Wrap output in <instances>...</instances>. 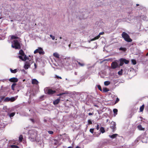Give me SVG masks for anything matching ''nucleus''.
<instances>
[{
    "label": "nucleus",
    "mask_w": 148,
    "mask_h": 148,
    "mask_svg": "<svg viewBox=\"0 0 148 148\" xmlns=\"http://www.w3.org/2000/svg\"><path fill=\"white\" fill-rule=\"evenodd\" d=\"M75 148H81L79 146H77Z\"/></svg>",
    "instance_id": "54"
},
{
    "label": "nucleus",
    "mask_w": 148,
    "mask_h": 148,
    "mask_svg": "<svg viewBox=\"0 0 148 148\" xmlns=\"http://www.w3.org/2000/svg\"><path fill=\"white\" fill-rule=\"evenodd\" d=\"M37 53H38L40 55H44L45 54V52L40 47H38L34 51V53L36 54Z\"/></svg>",
    "instance_id": "5"
},
{
    "label": "nucleus",
    "mask_w": 148,
    "mask_h": 148,
    "mask_svg": "<svg viewBox=\"0 0 148 148\" xmlns=\"http://www.w3.org/2000/svg\"><path fill=\"white\" fill-rule=\"evenodd\" d=\"M44 97V95H43V96H42L41 97V98H42V97Z\"/></svg>",
    "instance_id": "57"
},
{
    "label": "nucleus",
    "mask_w": 148,
    "mask_h": 148,
    "mask_svg": "<svg viewBox=\"0 0 148 148\" xmlns=\"http://www.w3.org/2000/svg\"><path fill=\"white\" fill-rule=\"evenodd\" d=\"M60 99H57L56 100H55L53 102V104L54 105H56L58 104L60 102Z\"/></svg>",
    "instance_id": "10"
},
{
    "label": "nucleus",
    "mask_w": 148,
    "mask_h": 148,
    "mask_svg": "<svg viewBox=\"0 0 148 148\" xmlns=\"http://www.w3.org/2000/svg\"><path fill=\"white\" fill-rule=\"evenodd\" d=\"M94 128H91L90 129V133L92 134H93L94 132Z\"/></svg>",
    "instance_id": "38"
},
{
    "label": "nucleus",
    "mask_w": 148,
    "mask_h": 148,
    "mask_svg": "<svg viewBox=\"0 0 148 148\" xmlns=\"http://www.w3.org/2000/svg\"><path fill=\"white\" fill-rule=\"evenodd\" d=\"M23 56H22L21 55V56H18L17 57V58H19V59H21L23 61H24V60H23Z\"/></svg>",
    "instance_id": "33"
},
{
    "label": "nucleus",
    "mask_w": 148,
    "mask_h": 148,
    "mask_svg": "<svg viewBox=\"0 0 148 148\" xmlns=\"http://www.w3.org/2000/svg\"><path fill=\"white\" fill-rule=\"evenodd\" d=\"M119 101V98H118V97L116 98V100L115 101V104L116 103H118Z\"/></svg>",
    "instance_id": "42"
},
{
    "label": "nucleus",
    "mask_w": 148,
    "mask_h": 148,
    "mask_svg": "<svg viewBox=\"0 0 148 148\" xmlns=\"http://www.w3.org/2000/svg\"><path fill=\"white\" fill-rule=\"evenodd\" d=\"M116 124L115 122H112L110 125V128L112 129V131L114 132L116 130Z\"/></svg>",
    "instance_id": "8"
},
{
    "label": "nucleus",
    "mask_w": 148,
    "mask_h": 148,
    "mask_svg": "<svg viewBox=\"0 0 148 148\" xmlns=\"http://www.w3.org/2000/svg\"><path fill=\"white\" fill-rule=\"evenodd\" d=\"M100 37V36H99V35H98L95 37V40H96L98 39Z\"/></svg>",
    "instance_id": "41"
},
{
    "label": "nucleus",
    "mask_w": 148,
    "mask_h": 148,
    "mask_svg": "<svg viewBox=\"0 0 148 148\" xmlns=\"http://www.w3.org/2000/svg\"><path fill=\"white\" fill-rule=\"evenodd\" d=\"M75 75H77V73L76 72H75Z\"/></svg>",
    "instance_id": "56"
},
{
    "label": "nucleus",
    "mask_w": 148,
    "mask_h": 148,
    "mask_svg": "<svg viewBox=\"0 0 148 148\" xmlns=\"http://www.w3.org/2000/svg\"><path fill=\"white\" fill-rule=\"evenodd\" d=\"M93 113H90V112L88 113V115H92L93 114Z\"/></svg>",
    "instance_id": "50"
},
{
    "label": "nucleus",
    "mask_w": 148,
    "mask_h": 148,
    "mask_svg": "<svg viewBox=\"0 0 148 148\" xmlns=\"http://www.w3.org/2000/svg\"><path fill=\"white\" fill-rule=\"evenodd\" d=\"M55 78H56L58 79V78H59L60 79H62V78L61 77H60V76H59L57 75H55Z\"/></svg>",
    "instance_id": "40"
},
{
    "label": "nucleus",
    "mask_w": 148,
    "mask_h": 148,
    "mask_svg": "<svg viewBox=\"0 0 148 148\" xmlns=\"http://www.w3.org/2000/svg\"><path fill=\"white\" fill-rule=\"evenodd\" d=\"M53 55L54 57L57 58H59V55L58 53H54Z\"/></svg>",
    "instance_id": "17"
},
{
    "label": "nucleus",
    "mask_w": 148,
    "mask_h": 148,
    "mask_svg": "<svg viewBox=\"0 0 148 148\" xmlns=\"http://www.w3.org/2000/svg\"><path fill=\"white\" fill-rule=\"evenodd\" d=\"M113 112L115 114H117V112H118V110L116 109H114L113 110Z\"/></svg>",
    "instance_id": "35"
},
{
    "label": "nucleus",
    "mask_w": 148,
    "mask_h": 148,
    "mask_svg": "<svg viewBox=\"0 0 148 148\" xmlns=\"http://www.w3.org/2000/svg\"><path fill=\"white\" fill-rule=\"evenodd\" d=\"M145 106L144 104L140 108V112H142Z\"/></svg>",
    "instance_id": "15"
},
{
    "label": "nucleus",
    "mask_w": 148,
    "mask_h": 148,
    "mask_svg": "<svg viewBox=\"0 0 148 148\" xmlns=\"http://www.w3.org/2000/svg\"><path fill=\"white\" fill-rule=\"evenodd\" d=\"M1 18V17H0V19Z\"/></svg>",
    "instance_id": "62"
},
{
    "label": "nucleus",
    "mask_w": 148,
    "mask_h": 148,
    "mask_svg": "<svg viewBox=\"0 0 148 148\" xmlns=\"http://www.w3.org/2000/svg\"><path fill=\"white\" fill-rule=\"evenodd\" d=\"M136 5H137V6H138V5H139V4H136Z\"/></svg>",
    "instance_id": "60"
},
{
    "label": "nucleus",
    "mask_w": 148,
    "mask_h": 148,
    "mask_svg": "<svg viewBox=\"0 0 148 148\" xmlns=\"http://www.w3.org/2000/svg\"><path fill=\"white\" fill-rule=\"evenodd\" d=\"M10 101V98L9 97H6L4 99V101L5 102H8Z\"/></svg>",
    "instance_id": "27"
},
{
    "label": "nucleus",
    "mask_w": 148,
    "mask_h": 148,
    "mask_svg": "<svg viewBox=\"0 0 148 148\" xmlns=\"http://www.w3.org/2000/svg\"><path fill=\"white\" fill-rule=\"evenodd\" d=\"M34 62V61L32 59L30 60L29 61H26L24 66V68L25 69H28V68L30 67L31 65Z\"/></svg>",
    "instance_id": "4"
},
{
    "label": "nucleus",
    "mask_w": 148,
    "mask_h": 148,
    "mask_svg": "<svg viewBox=\"0 0 148 148\" xmlns=\"http://www.w3.org/2000/svg\"><path fill=\"white\" fill-rule=\"evenodd\" d=\"M30 120L32 122H34V120L33 119H30Z\"/></svg>",
    "instance_id": "52"
},
{
    "label": "nucleus",
    "mask_w": 148,
    "mask_h": 148,
    "mask_svg": "<svg viewBox=\"0 0 148 148\" xmlns=\"http://www.w3.org/2000/svg\"><path fill=\"white\" fill-rule=\"evenodd\" d=\"M38 81L36 79H32V83L33 84H38Z\"/></svg>",
    "instance_id": "12"
},
{
    "label": "nucleus",
    "mask_w": 148,
    "mask_h": 148,
    "mask_svg": "<svg viewBox=\"0 0 148 148\" xmlns=\"http://www.w3.org/2000/svg\"><path fill=\"white\" fill-rule=\"evenodd\" d=\"M10 147L12 148H19L18 146L14 145H11Z\"/></svg>",
    "instance_id": "30"
},
{
    "label": "nucleus",
    "mask_w": 148,
    "mask_h": 148,
    "mask_svg": "<svg viewBox=\"0 0 148 148\" xmlns=\"http://www.w3.org/2000/svg\"><path fill=\"white\" fill-rule=\"evenodd\" d=\"M111 67L113 69H115L117 67H119V65L118 63L116 62H112L111 64Z\"/></svg>",
    "instance_id": "7"
},
{
    "label": "nucleus",
    "mask_w": 148,
    "mask_h": 148,
    "mask_svg": "<svg viewBox=\"0 0 148 148\" xmlns=\"http://www.w3.org/2000/svg\"><path fill=\"white\" fill-rule=\"evenodd\" d=\"M23 139V136L22 135H20L19 137V139L20 142H21Z\"/></svg>",
    "instance_id": "29"
},
{
    "label": "nucleus",
    "mask_w": 148,
    "mask_h": 148,
    "mask_svg": "<svg viewBox=\"0 0 148 148\" xmlns=\"http://www.w3.org/2000/svg\"><path fill=\"white\" fill-rule=\"evenodd\" d=\"M100 130L101 132L102 133H103L105 132L104 128L103 127H101L100 128Z\"/></svg>",
    "instance_id": "14"
},
{
    "label": "nucleus",
    "mask_w": 148,
    "mask_h": 148,
    "mask_svg": "<svg viewBox=\"0 0 148 148\" xmlns=\"http://www.w3.org/2000/svg\"><path fill=\"white\" fill-rule=\"evenodd\" d=\"M45 92V94L48 95H52L56 92V91L55 90H53L50 89H46Z\"/></svg>",
    "instance_id": "6"
},
{
    "label": "nucleus",
    "mask_w": 148,
    "mask_h": 148,
    "mask_svg": "<svg viewBox=\"0 0 148 148\" xmlns=\"http://www.w3.org/2000/svg\"><path fill=\"white\" fill-rule=\"evenodd\" d=\"M109 91V89L106 88H103V92H107Z\"/></svg>",
    "instance_id": "20"
},
{
    "label": "nucleus",
    "mask_w": 148,
    "mask_h": 148,
    "mask_svg": "<svg viewBox=\"0 0 148 148\" xmlns=\"http://www.w3.org/2000/svg\"><path fill=\"white\" fill-rule=\"evenodd\" d=\"M9 81L10 82H16L18 81V79L16 77L11 78L9 79Z\"/></svg>",
    "instance_id": "9"
},
{
    "label": "nucleus",
    "mask_w": 148,
    "mask_h": 148,
    "mask_svg": "<svg viewBox=\"0 0 148 148\" xmlns=\"http://www.w3.org/2000/svg\"><path fill=\"white\" fill-rule=\"evenodd\" d=\"M19 38L17 36H16L14 35H12L11 36V38L12 39H18Z\"/></svg>",
    "instance_id": "31"
},
{
    "label": "nucleus",
    "mask_w": 148,
    "mask_h": 148,
    "mask_svg": "<svg viewBox=\"0 0 148 148\" xmlns=\"http://www.w3.org/2000/svg\"><path fill=\"white\" fill-rule=\"evenodd\" d=\"M65 93H60V94H58V95H57V96H61V95H63V94H64Z\"/></svg>",
    "instance_id": "49"
},
{
    "label": "nucleus",
    "mask_w": 148,
    "mask_h": 148,
    "mask_svg": "<svg viewBox=\"0 0 148 148\" xmlns=\"http://www.w3.org/2000/svg\"><path fill=\"white\" fill-rule=\"evenodd\" d=\"M48 133L50 134H52L53 133V132L52 131H48Z\"/></svg>",
    "instance_id": "43"
},
{
    "label": "nucleus",
    "mask_w": 148,
    "mask_h": 148,
    "mask_svg": "<svg viewBox=\"0 0 148 148\" xmlns=\"http://www.w3.org/2000/svg\"><path fill=\"white\" fill-rule=\"evenodd\" d=\"M118 73L119 75H122L123 73V69H121L120 71H119L118 72Z\"/></svg>",
    "instance_id": "34"
},
{
    "label": "nucleus",
    "mask_w": 148,
    "mask_h": 148,
    "mask_svg": "<svg viewBox=\"0 0 148 148\" xmlns=\"http://www.w3.org/2000/svg\"><path fill=\"white\" fill-rule=\"evenodd\" d=\"M120 50H122L123 51H125L126 50V49L125 48L121 47L119 49Z\"/></svg>",
    "instance_id": "25"
},
{
    "label": "nucleus",
    "mask_w": 148,
    "mask_h": 148,
    "mask_svg": "<svg viewBox=\"0 0 148 148\" xmlns=\"http://www.w3.org/2000/svg\"><path fill=\"white\" fill-rule=\"evenodd\" d=\"M110 84V82L109 81H105L104 83L105 85H106V86H108V85H109Z\"/></svg>",
    "instance_id": "28"
},
{
    "label": "nucleus",
    "mask_w": 148,
    "mask_h": 148,
    "mask_svg": "<svg viewBox=\"0 0 148 148\" xmlns=\"http://www.w3.org/2000/svg\"><path fill=\"white\" fill-rule=\"evenodd\" d=\"M16 99V98L15 97H12L11 98H10V101L11 102H13Z\"/></svg>",
    "instance_id": "23"
},
{
    "label": "nucleus",
    "mask_w": 148,
    "mask_h": 148,
    "mask_svg": "<svg viewBox=\"0 0 148 148\" xmlns=\"http://www.w3.org/2000/svg\"><path fill=\"white\" fill-rule=\"evenodd\" d=\"M34 66H35V69H36V68H37V65H36V64L35 63L34 64Z\"/></svg>",
    "instance_id": "51"
},
{
    "label": "nucleus",
    "mask_w": 148,
    "mask_h": 148,
    "mask_svg": "<svg viewBox=\"0 0 148 148\" xmlns=\"http://www.w3.org/2000/svg\"><path fill=\"white\" fill-rule=\"evenodd\" d=\"M68 148H73V147H68Z\"/></svg>",
    "instance_id": "55"
},
{
    "label": "nucleus",
    "mask_w": 148,
    "mask_h": 148,
    "mask_svg": "<svg viewBox=\"0 0 148 148\" xmlns=\"http://www.w3.org/2000/svg\"><path fill=\"white\" fill-rule=\"evenodd\" d=\"M50 36L51 38L53 40H54L55 39V37L53 36L51 34H50Z\"/></svg>",
    "instance_id": "39"
},
{
    "label": "nucleus",
    "mask_w": 148,
    "mask_h": 148,
    "mask_svg": "<svg viewBox=\"0 0 148 148\" xmlns=\"http://www.w3.org/2000/svg\"><path fill=\"white\" fill-rule=\"evenodd\" d=\"M148 55V52L147 53L146 55L147 56Z\"/></svg>",
    "instance_id": "59"
},
{
    "label": "nucleus",
    "mask_w": 148,
    "mask_h": 148,
    "mask_svg": "<svg viewBox=\"0 0 148 148\" xmlns=\"http://www.w3.org/2000/svg\"><path fill=\"white\" fill-rule=\"evenodd\" d=\"M95 40V38H92L90 40L91 41H94Z\"/></svg>",
    "instance_id": "53"
},
{
    "label": "nucleus",
    "mask_w": 148,
    "mask_h": 148,
    "mask_svg": "<svg viewBox=\"0 0 148 148\" xmlns=\"http://www.w3.org/2000/svg\"><path fill=\"white\" fill-rule=\"evenodd\" d=\"M131 61H132V64L133 65H135L136 64V63H137L136 61L135 60H134V59L132 60H131Z\"/></svg>",
    "instance_id": "26"
},
{
    "label": "nucleus",
    "mask_w": 148,
    "mask_h": 148,
    "mask_svg": "<svg viewBox=\"0 0 148 148\" xmlns=\"http://www.w3.org/2000/svg\"><path fill=\"white\" fill-rule=\"evenodd\" d=\"M123 59L124 62V63L125 64H127L129 62V61L128 60H127L123 58Z\"/></svg>",
    "instance_id": "21"
},
{
    "label": "nucleus",
    "mask_w": 148,
    "mask_h": 148,
    "mask_svg": "<svg viewBox=\"0 0 148 148\" xmlns=\"http://www.w3.org/2000/svg\"><path fill=\"white\" fill-rule=\"evenodd\" d=\"M119 61L120 62V64L119 65V67L121 66H122L124 64V62L123 59V58H120L119 60Z\"/></svg>",
    "instance_id": "11"
},
{
    "label": "nucleus",
    "mask_w": 148,
    "mask_h": 148,
    "mask_svg": "<svg viewBox=\"0 0 148 148\" xmlns=\"http://www.w3.org/2000/svg\"><path fill=\"white\" fill-rule=\"evenodd\" d=\"M29 139L32 141H34L36 140L37 136V131L35 130H30L29 131Z\"/></svg>",
    "instance_id": "1"
},
{
    "label": "nucleus",
    "mask_w": 148,
    "mask_h": 148,
    "mask_svg": "<svg viewBox=\"0 0 148 148\" xmlns=\"http://www.w3.org/2000/svg\"><path fill=\"white\" fill-rule=\"evenodd\" d=\"M97 88L98 89L101 91H102V88L100 85H98L97 86Z\"/></svg>",
    "instance_id": "37"
},
{
    "label": "nucleus",
    "mask_w": 148,
    "mask_h": 148,
    "mask_svg": "<svg viewBox=\"0 0 148 148\" xmlns=\"http://www.w3.org/2000/svg\"><path fill=\"white\" fill-rule=\"evenodd\" d=\"M70 58L69 57H66V58H65V60H68V61L69 60H70Z\"/></svg>",
    "instance_id": "48"
},
{
    "label": "nucleus",
    "mask_w": 148,
    "mask_h": 148,
    "mask_svg": "<svg viewBox=\"0 0 148 148\" xmlns=\"http://www.w3.org/2000/svg\"><path fill=\"white\" fill-rule=\"evenodd\" d=\"M15 114V113L14 112H12L10 114L9 116L10 117H13L14 115Z\"/></svg>",
    "instance_id": "36"
},
{
    "label": "nucleus",
    "mask_w": 148,
    "mask_h": 148,
    "mask_svg": "<svg viewBox=\"0 0 148 148\" xmlns=\"http://www.w3.org/2000/svg\"><path fill=\"white\" fill-rule=\"evenodd\" d=\"M118 135L117 134H114L112 135H110L109 136L111 138H116Z\"/></svg>",
    "instance_id": "13"
},
{
    "label": "nucleus",
    "mask_w": 148,
    "mask_h": 148,
    "mask_svg": "<svg viewBox=\"0 0 148 148\" xmlns=\"http://www.w3.org/2000/svg\"><path fill=\"white\" fill-rule=\"evenodd\" d=\"M16 85V84L15 83H14L11 86V88L12 90H14V88L15 86Z\"/></svg>",
    "instance_id": "24"
},
{
    "label": "nucleus",
    "mask_w": 148,
    "mask_h": 148,
    "mask_svg": "<svg viewBox=\"0 0 148 148\" xmlns=\"http://www.w3.org/2000/svg\"><path fill=\"white\" fill-rule=\"evenodd\" d=\"M5 97L4 96H1L0 97V98L1 99L0 100L1 101Z\"/></svg>",
    "instance_id": "45"
},
{
    "label": "nucleus",
    "mask_w": 148,
    "mask_h": 148,
    "mask_svg": "<svg viewBox=\"0 0 148 148\" xmlns=\"http://www.w3.org/2000/svg\"><path fill=\"white\" fill-rule=\"evenodd\" d=\"M23 56L24 57V58H23L24 60L23 61H25L27 60H29V58L25 54Z\"/></svg>",
    "instance_id": "19"
},
{
    "label": "nucleus",
    "mask_w": 148,
    "mask_h": 148,
    "mask_svg": "<svg viewBox=\"0 0 148 148\" xmlns=\"http://www.w3.org/2000/svg\"><path fill=\"white\" fill-rule=\"evenodd\" d=\"M104 34V32H102L99 33L98 35H99V36H100L101 35H103Z\"/></svg>",
    "instance_id": "46"
},
{
    "label": "nucleus",
    "mask_w": 148,
    "mask_h": 148,
    "mask_svg": "<svg viewBox=\"0 0 148 148\" xmlns=\"http://www.w3.org/2000/svg\"><path fill=\"white\" fill-rule=\"evenodd\" d=\"M10 71L12 73H16L17 71L16 69H15L13 70H12L11 69H10Z\"/></svg>",
    "instance_id": "22"
},
{
    "label": "nucleus",
    "mask_w": 148,
    "mask_h": 148,
    "mask_svg": "<svg viewBox=\"0 0 148 148\" xmlns=\"http://www.w3.org/2000/svg\"><path fill=\"white\" fill-rule=\"evenodd\" d=\"M14 42V45H12V47L15 48V49H20L21 48L20 43L17 40H15L13 41Z\"/></svg>",
    "instance_id": "3"
},
{
    "label": "nucleus",
    "mask_w": 148,
    "mask_h": 148,
    "mask_svg": "<svg viewBox=\"0 0 148 148\" xmlns=\"http://www.w3.org/2000/svg\"><path fill=\"white\" fill-rule=\"evenodd\" d=\"M88 123L89 124H92V121L90 120H88Z\"/></svg>",
    "instance_id": "44"
},
{
    "label": "nucleus",
    "mask_w": 148,
    "mask_h": 148,
    "mask_svg": "<svg viewBox=\"0 0 148 148\" xmlns=\"http://www.w3.org/2000/svg\"><path fill=\"white\" fill-rule=\"evenodd\" d=\"M138 129L140 130H144V128H143L141 125H139L138 126Z\"/></svg>",
    "instance_id": "18"
},
{
    "label": "nucleus",
    "mask_w": 148,
    "mask_h": 148,
    "mask_svg": "<svg viewBox=\"0 0 148 148\" xmlns=\"http://www.w3.org/2000/svg\"><path fill=\"white\" fill-rule=\"evenodd\" d=\"M60 39H62V37H60Z\"/></svg>",
    "instance_id": "58"
},
{
    "label": "nucleus",
    "mask_w": 148,
    "mask_h": 148,
    "mask_svg": "<svg viewBox=\"0 0 148 148\" xmlns=\"http://www.w3.org/2000/svg\"><path fill=\"white\" fill-rule=\"evenodd\" d=\"M99 129V125L98 124L97 125V127H96V129L97 130H98Z\"/></svg>",
    "instance_id": "47"
},
{
    "label": "nucleus",
    "mask_w": 148,
    "mask_h": 148,
    "mask_svg": "<svg viewBox=\"0 0 148 148\" xmlns=\"http://www.w3.org/2000/svg\"><path fill=\"white\" fill-rule=\"evenodd\" d=\"M19 53L20 55H21L23 56L25 54L24 51H23V50L22 49H21L19 50Z\"/></svg>",
    "instance_id": "16"
},
{
    "label": "nucleus",
    "mask_w": 148,
    "mask_h": 148,
    "mask_svg": "<svg viewBox=\"0 0 148 148\" xmlns=\"http://www.w3.org/2000/svg\"><path fill=\"white\" fill-rule=\"evenodd\" d=\"M121 36L127 42H130L132 41V40L130 38L128 34L125 32H122Z\"/></svg>",
    "instance_id": "2"
},
{
    "label": "nucleus",
    "mask_w": 148,
    "mask_h": 148,
    "mask_svg": "<svg viewBox=\"0 0 148 148\" xmlns=\"http://www.w3.org/2000/svg\"><path fill=\"white\" fill-rule=\"evenodd\" d=\"M1 100H0V103L1 102Z\"/></svg>",
    "instance_id": "61"
},
{
    "label": "nucleus",
    "mask_w": 148,
    "mask_h": 148,
    "mask_svg": "<svg viewBox=\"0 0 148 148\" xmlns=\"http://www.w3.org/2000/svg\"><path fill=\"white\" fill-rule=\"evenodd\" d=\"M77 63L80 66H84L85 64L84 63H81L77 61Z\"/></svg>",
    "instance_id": "32"
}]
</instances>
